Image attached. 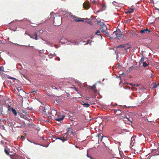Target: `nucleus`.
Instances as JSON below:
<instances>
[{"label": "nucleus", "mask_w": 159, "mask_h": 159, "mask_svg": "<svg viewBox=\"0 0 159 159\" xmlns=\"http://www.w3.org/2000/svg\"><path fill=\"white\" fill-rule=\"evenodd\" d=\"M96 84H93L91 90L93 91L96 92L97 91V90L96 89Z\"/></svg>", "instance_id": "ddd939ff"}, {"label": "nucleus", "mask_w": 159, "mask_h": 159, "mask_svg": "<svg viewBox=\"0 0 159 159\" xmlns=\"http://www.w3.org/2000/svg\"><path fill=\"white\" fill-rule=\"evenodd\" d=\"M87 157H89L90 158V157H89V156L88 155V154H87Z\"/></svg>", "instance_id": "8fccbe9b"}, {"label": "nucleus", "mask_w": 159, "mask_h": 159, "mask_svg": "<svg viewBox=\"0 0 159 159\" xmlns=\"http://www.w3.org/2000/svg\"><path fill=\"white\" fill-rule=\"evenodd\" d=\"M55 60H58L59 61H60V58L59 57H57L55 58Z\"/></svg>", "instance_id": "2f4dec72"}, {"label": "nucleus", "mask_w": 159, "mask_h": 159, "mask_svg": "<svg viewBox=\"0 0 159 159\" xmlns=\"http://www.w3.org/2000/svg\"><path fill=\"white\" fill-rule=\"evenodd\" d=\"M120 112H121V111L120 110H114V113L115 114L116 113H117V112L119 113L118 114H116V115H119V114L120 113Z\"/></svg>", "instance_id": "6ab92c4d"}, {"label": "nucleus", "mask_w": 159, "mask_h": 159, "mask_svg": "<svg viewBox=\"0 0 159 159\" xmlns=\"http://www.w3.org/2000/svg\"><path fill=\"white\" fill-rule=\"evenodd\" d=\"M16 89L17 90H18V91L19 92V91H22L23 92H24V91H23V89H21V88L20 87H16Z\"/></svg>", "instance_id": "aec40b11"}, {"label": "nucleus", "mask_w": 159, "mask_h": 159, "mask_svg": "<svg viewBox=\"0 0 159 159\" xmlns=\"http://www.w3.org/2000/svg\"><path fill=\"white\" fill-rule=\"evenodd\" d=\"M100 31L99 30H98L96 32V34L98 35H100L102 37V36H101V35L100 34Z\"/></svg>", "instance_id": "a878e982"}, {"label": "nucleus", "mask_w": 159, "mask_h": 159, "mask_svg": "<svg viewBox=\"0 0 159 159\" xmlns=\"http://www.w3.org/2000/svg\"><path fill=\"white\" fill-rule=\"evenodd\" d=\"M101 134H98V137L99 138V137H100L101 136Z\"/></svg>", "instance_id": "ea45409f"}, {"label": "nucleus", "mask_w": 159, "mask_h": 159, "mask_svg": "<svg viewBox=\"0 0 159 159\" xmlns=\"http://www.w3.org/2000/svg\"><path fill=\"white\" fill-rule=\"evenodd\" d=\"M106 7L107 6L105 4H103L102 5V8L101 9V11H102L104 10H105V8H106Z\"/></svg>", "instance_id": "f3484780"}, {"label": "nucleus", "mask_w": 159, "mask_h": 159, "mask_svg": "<svg viewBox=\"0 0 159 159\" xmlns=\"http://www.w3.org/2000/svg\"><path fill=\"white\" fill-rule=\"evenodd\" d=\"M71 17L73 18V20L74 21H75L76 22L84 21V20H82V18H77V17L74 16H71Z\"/></svg>", "instance_id": "20e7f679"}, {"label": "nucleus", "mask_w": 159, "mask_h": 159, "mask_svg": "<svg viewBox=\"0 0 159 159\" xmlns=\"http://www.w3.org/2000/svg\"><path fill=\"white\" fill-rule=\"evenodd\" d=\"M130 84L131 85V86H134L135 84Z\"/></svg>", "instance_id": "58836bf2"}, {"label": "nucleus", "mask_w": 159, "mask_h": 159, "mask_svg": "<svg viewBox=\"0 0 159 159\" xmlns=\"http://www.w3.org/2000/svg\"><path fill=\"white\" fill-rule=\"evenodd\" d=\"M56 19H54V23H55V21H56Z\"/></svg>", "instance_id": "37998d69"}, {"label": "nucleus", "mask_w": 159, "mask_h": 159, "mask_svg": "<svg viewBox=\"0 0 159 159\" xmlns=\"http://www.w3.org/2000/svg\"><path fill=\"white\" fill-rule=\"evenodd\" d=\"M144 61V58L143 57H142V58L141 59V60H140V62H143V61Z\"/></svg>", "instance_id": "473e14b6"}, {"label": "nucleus", "mask_w": 159, "mask_h": 159, "mask_svg": "<svg viewBox=\"0 0 159 159\" xmlns=\"http://www.w3.org/2000/svg\"><path fill=\"white\" fill-rule=\"evenodd\" d=\"M21 139H25V137L24 136H21Z\"/></svg>", "instance_id": "4c0bfd02"}, {"label": "nucleus", "mask_w": 159, "mask_h": 159, "mask_svg": "<svg viewBox=\"0 0 159 159\" xmlns=\"http://www.w3.org/2000/svg\"><path fill=\"white\" fill-rule=\"evenodd\" d=\"M134 7L133 6H132L130 8L128 9V11L126 12V13L130 14L133 13L134 11Z\"/></svg>", "instance_id": "6e6552de"}, {"label": "nucleus", "mask_w": 159, "mask_h": 159, "mask_svg": "<svg viewBox=\"0 0 159 159\" xmlns=\"http://www.w3.org/2000/svg\"><path fill=\"white\" fill-rule=\"evenodd\" d=\"M156 9H157V10H159V9L158 8H156Z\"/></svg>", "instance_id": "4d7b16f0"}, {"label": "nucleus", "mask_w": 159, "mask_h": 159, "mask_svg": "<svg viewBox=\"0 0 159 159\" xmlns=\"http://www.w3.org/2000/svg\"><path fill=\"white\" fill-rule=\"evenodd\" d=\"M53 89H61V87L60 86L57 87V85H56V86H53L52 87Z\"/></svg>", "instance_id": "4be33fe9"}, {"label": "nucleus", "mask_w": 159, "mask_h": 159, "mask_svg": "<svg viewBox=\"0 0 159 159\" xmlns=\"http://www.w3.org/2000/svg\"><path fill=\"white\" fill-rule=\"evenodd\" d=\"M19 115H20V116L21 117L23 118L25 120H28V118H27V116H26V115H23V113H19Z\"/></svg>", "instance_id": "f8f14e48"}, {"label": "nucleus", "mask_w": 159, "mask_h": 159, "mask_svg": "<svg viewBox=\"0 0 159 159\" xmlns=\"http://www.w3.org/2000/svg\"><path fill=\"white\" fill-rule=\"evenodd\" d=\"M89 97H87L86 98V99H87V100H89Z\"/></svg>", "instance_id": "a18cd8bd"}, {"label": "nucleus", "mask_w": 159, "mask_h": 159, "mask_svg": "<svg viewBox=\"0 0 159 159\" xmlns=\"http://www.w3.org/2000/svg\"><path fill=\"white\" fill-rule=\"evenodd\" d=\"M50 114L52 116V118H54V117H55V116H56L57 114L56 111L54 110H51Z\"/></svg>", "instance_id": "0eeeda50"}, {"label": "nucleus", "mask_w": 159, "mask_h": 159, "mask_svg": "<svg viewBox=\"0 0 159 159\" xmlns=\"http://www.w3.org/2000/svg\"><path fill=\"white\" fill-rule=\"evenodd\" d=\"M4 70V67L2 66L0 67V74H1V71H3Z\"/></svg>", "instance_id": "cd10ccee"}, {"label": "nucleus", "mask_w": 159, "mask_h": 159, "mask_svg": "<svg viewBox=\"0 0 159 159\" xmlns=\"http://www.w3.org/2000/svg\"><path fill=\"white\" fill-rule=\"evenodd\" d=\"M4 152H5L6 153V154L7 155H9V152L8 151V150H7V148H5L4 150Z\"/></svg>", "instance_id": "5701e85b"}, {"label": "nucleus", "mask_w": 159, "mask_h": 159, "mask_svg": "<svg viewBox=\"0 0 159 159\" xmlns=\"http://www.w3.org/2000/svg\"><path fill=\"white\" fill-rule=\"evenodd\" d=\"M34 35L35 37L34 39L35 40H37L38 38V35L36 32L34 33Z\"/></svg>", "instance_id": "393cba45"}, {"label": "nucleus", "mask_w": 159, "mask_h": 159, "mask_svg": "<svg viewBox=\"0 0 159 159\" xmlns=\"http://www.w3.org/2000/svg\"><path fill=\"white\" fill-rule=\"evenodd\" d=\"M53 54L54 56L56 55V54H55V53H54Z\"/></svg>", "instance_id": "49530a36"}, {"label": "nucleus", "mask_w": 159, "mask_h": 159, "mask_svg": "<svg viewBox=\"0 0 159 159\" xmlns=\"http://www.w3.org/2000/svg\"><path fill=\"white\" fill-rule=\"evenodd\" d=\"M105 34H107V36L108 37V36H109V34L108 33V32L106 31L105 32Z\"/></svg>", "instance_id": "e433bc0d"}, {"label": "nucleus", "mask_w": 159, "mask_h": 159, "mask_svg": "<svg viewBox=\"0 0 159 159\" xmlns=\"http://www.w3.org/2000/svg\"><path fill=\"white\" fill-rule=\"evenodd\" d=\"M146 31H148V32H150L151 31L150 30H149L148 29H146L141 30L140 31V32L142 34H144V33H145Z\"/></svg>", "instance_id": "9b49d317"}, {"label": "nucleus", "mask_w": 159, "mask_h": 159, "mask_svg": "<svg viewBox=\"0 0 159 159\" xmlns=\"http://www.w3.org/2000/svg\"><path fill=\"white\" fill-rule=\"evenodd\" d=\"M119 31L120 32V34H119L118 37H121V36L122 35V34L121 33V32L120 30H119Z\"/></svg>", "instance_id": "72a5a7b5"}, {"label": "nucleus", "mask_w": 159, "mask_h": 159, "mask_svg": "<svg viewBox=\"0 0 159 159\" xmlns=\"http://www.w3.org/2000/svg\"><path fill=\"white\" fill-rule=\"evenodd\" d=\"M22 112H23V113H25V110H23V111H22Z\"/></svg>", "instance_id": "09e8293b"}, {"label": "nucleus", "mask_w": 159, "mask_h": 159, "mask_svg": "<svg viewBox=\"0 0 159 159\" xmlns=\"http://www.w3.org/2000/svg\"><path fill=\"white\" fill-rule=\"evenodd\" d=\"M18 65H19V66H21V64H20V63H18Z\"/></svg>", "instance_id": "de8ad7c7"}, {"label": "nucleus", "mask_w": 159, "mask_h": 159, "mask_svg": "<svg viewBox=\"0 0 159 159\" xmlns=\"http://www.w3.org/2000/svg\"><path fill=\"white\" fill-rule=\"evenodd\" d=\"M70 120L71 121H73V120L72 119H70Z\"/></svg>", "instance_id": "5fc2aeb1"}, {"label": "nucleus", "mask_w": 159, "mask_h": 159, "mask_svg": "<svg viewBox=\"0 0 159 159\" xmlns=\"http://www.w3.org/2000/svg\"><path fill=\"white\" fill-rule=\"evenodd\" d=\"M123 38L124 40H125L127 38V37L126 35H124L123 37Z\"/></svg>", "instance_id": "c9c22d12"}, {"label": "nucleus", "mask_w": 159, "mask_h": 159, "mask_svg": "<svg viewBox=\"0 0 159 159\" xmlns=\"http://www.w3.org/2000/svg\"><path fill=\"white\" fill-rule=\"evenodd\" d=\"M7 109H8V111H12V109H13V108L12 107H11L10 105H7Z\"/></svg>", "instance_id": "a211bd4d"}, {"label": "nucleus", "mask_w": 159, "mask_h": 159, "mask_svg": "<svg viewBox=\"0 0 159 159\" xmlns=\"http://www.w3.org/2000/svg\"><path fill=\"white\" fill-rule=\"evenodd\" d=\"M127 119H128V120H129L130 121V120H129V118H127Z\"/></svg>", "instance_id": "864d4df0"}, {"label": "nucleus", "mask_w": 159, "mask_h": 159, "mask_svg": "<svg viewBox=\"0 0 159 159\" xmlns=\"http://www.w3.org/2000/svg\"><path fill=\"white\" fill-rule=\"evenodd\" d=\"M119 115L120 116V117L121 118H126V116L125 113H123L121 112V113H120L119 114Z\"/></svg>", "instance_id": "4468645a"}, {"label": "nucleus", "mask_w": 159, "mask_h": 159, "mask_svg": "<svg viewBox=\"0 0 159 159\" xmlns=\"http://www.w3.org/2000/svg\"><path fill=\"white\" fill-rule=\"evenodd\" d=\"M100 11V10H98V12H99Z\"/></svg>", "instance_id": "603ef678"}, {"label": "nucleus", "mask_w": 159, "mask_h": 159, "mask_svg": "<svg viewBox=\"0 0 159 159\" xmlns=\"http://www.w3.org/2000/svg\"><path fill=\"white\" fill-rule=\"evenodd\" d=\"M92 86H89L88 87H87V89L91 90V88H92Z\"/></svg>", "instance_id": "f704fd0d"}, {"label": "nucleus", "mask_w": 159, "mask_h": 159, "mask_svg": "<svg viewBox=\"0 0 159 159\" xmlns=\"http://www.w3.org/2000/svg\"><path fill=\"white\" fill-rule=\"evenodd\" d=\"M71 133L72 134H73V131H71Z\"/></svg>", "instance_id": "3c124183"}, {"label": "nucleus", "mask_w": 159, "mask_h": 159, "mask_svg": "<svg viewBox=\"0 0 159 159\" xmlns=\"http://www.w3.org/2000/svg\"><path fill=\"white\" fill-rule=\"evenodd\" d=\"M48 56L50 58H52L53 57H54L53 54H52V53H50L48 55Z\"/></svg>", "instance_id": "bb28decb"}, {"label": "nucleus", "mask_w": 159, "mask_h": 159, "mask_svg": "<svg viewBox=\"0 0 159 159\" xmlns=\"http://www.w3.org/2000/svg\"><path fill=\"white\" fill-rule=\"evenodd\" d=\"M60 24V23H59V24H55V25L56 26H59V24Z\"/></svg>", "instance_id": "a19ab883"}, {"label": "nucleus", "mask_w": 159, "mask_h": 159, "mask_svg": "<svg viewBox=\"0 0 159 159\" xmlns=\"http://www.w3.org/2000/svg\"><path fill=\"white\" fill-rule=\"evenodd\" d=\"M86 22L87 23L89 24L90 25H92V22L91 20H89L88 21H86Z\"/></svg>", "instance_id": "c85d7f7f"}, {"label": "nucleus", "mask_w": 159, "mask_h": 159, "mask_svg": "<svg viewBox=\"0 0 159 159\" xmlns=\"http://www.w3.org/2000/svg\"><path fill=\"white\" fill-rule=\"evenodd\" d=\"M44 108H46L45 107H44L43 106H41L39 107V109L40 110H42V112L44 111Z\"/></svg>", "instance_id": "b1692460"}, {"label": "nucleus", "mask_w": 159, "mask_h": 159, "mask_svg": "<svg viewBox=\"0 0 159 159\" xmlns=\"http://www.w3.org/2000/svg\"><path fill=\"white\" fill-rule=\"evenodd\" d=\"M44 112H45L46 115H48L50 113L51 110L50 109L49 107H45L44 109Z\"/></svg>", "instance_id": "423d86ee"}, {"label": "nucleus", "mask_w": 159, "mask_h": 159, "mask_svg": "<svg viewBox=\"0 0 159 159\" xmlns=\"http://www.w3.org/2000/svg\"><path fill=\"white\" fill-rule=\"evenodd\" d=\"M25 135V134L24 133Z\"/></svg>", "instance_id": "bf43d9fd"}, {"label": "nucleus", "mask_w": 159, "mask_h": 159, "mask_svg": "<svg viewBox=\"0 0 159 159\" xmlns=\"http://www.w3.org/2000/svg\"><path fill=\"white\" fill-rule=\"evenodd\" d=\"M157 84H154L153 86V87L152 88V89H155L156 88H157Z\"/></svg>", "instance_id": "c756f323"}, {"label": "nucleus", "mask_w": 159, "mask_h": 159, "mask_svg": "<svg viewBox=\"0 0 159 159\" xmlns=\"http://www.w3.org/2000/svg\"><path fill=\"white\" fill-rule=\"evenodd\" d=\"M118 35H119V34H118L117 32V31H114L113 32L112 37L108 36V37L112 39V38H115L117 37H118Z\"/></svg>", "instance_id": "9d476101"}, {"label": "nucleus", "mask_w": 159, "mask_h": 159, "mask_svg": "<svg viewBox=\"0 0 159 159\" xmlns=\"http://www.w3.org/2000/svg\"><path fill=\"white\" fill-rule=\"evenodd\" d=\"M35 92V91H33L32 92Z\"/></svg>", "instance_id": "6e6d98bb"}, {"label": "nucleus", "mask_w": 159, "mask_h": 159, "mask_svg": "<svg viewBox=\"0 0 159 159\" xmlns=\"http://www.w3.org/2000/svg\"><path fill=\"white\" fill-rule=\"evenodd\" d=\"M70 138V136L69 135L68 133H66L62 134L60 137H57V139H60L63 142L65 141H67Z\"/></svg>", "instance_id": "f257e3e1"}, {"label": "nucleus", "mask_w": 159, "mask_h": 159, "mask_svg": "<svg viewBox=\"0 0 159 159\" xmlns=\"http://www.w3.org/2000/svg\"><path fill=\"white\" fill-rule=\"evenodd\" d=\"M101 27L100 29L101 31L103 32H105L107 30V27L106 25L105 24H102V25H101Z\"/></svg>", "instance_id": "39448f33"}, {"label": "nucleus", "mask_w": 159, "mask_h": 159, "mask_svg": "<svg viewBox=\"0 0 159 159\" xmlns=\"http://www.w3.org/2000/svg\"><path fill=\"white\" fill-rule=\"evenodd\" d=\"M12 112L14 114V116H16L17 115V112H16L15 109H12Z\"/></svg>", "instance_id": "2eb2a0df"}, {"label": "nucleus", "mask_w": 159, "mask_h": 159, "mask_svg": "<svg viewBox=\"0 0 159 159\" xmlns=\"http://www.w3.org/2000/svg\"><path fill=\"white\" fill-rule=\"evenodd\" d=\"M129 44L128 43H127V44H123L122 45H120L119 46H118L117 47H116V48H125V49H128L129 48H130V47H127V46L129 45Z\"/></svg>", "instance_id": "7ed1b4c3"}, {"label": "nucleus", "mask_w": 159, "mask_h": 159, "mask_svg": "<svg viewBox=\"0 0 159 159\" xmlns=\"http://www.w3.org/2000/svg\"><path fill=\"white\" fill-rule=\"evenodd\" d=\"M90 158L91 159H95V158H93V157H90Z\"/></svg>", "instance_id": "79ce46f5"}, {"label": "nucleus", "mask_w": 159, "mask_h": 159, "mask_svg": "<svg viewBox=\"0 0 159 159\" xmlns=\"http://www.w3.org/2000/svg\"><path fill=\"white\" fill-rule=\"evenodd\" d=\"M89 43V42H87V44H88V43Z\"/></svg>", "instance_id": "13d9d810"}, {"label": "nucleus", "mask_w": 159, "mask_h": 159, "mask_svg": "<svg viewBox=\"0 0 159 159\" xmlns=\"http://www.w3.org/2000/svg\"><path fill=\"white\" fill-rule=\"evenodd\" d=\"M64 117V116L58 113H57L56 116H55V117H54V119L57 121H60L63 120Z\"/></svg>", "instance_id": "f03ea898"}, {"label": "nucleus", "mask_w": 159, "mask_h": 159, "mask_svg": "<svg viewBox=\"0 0 159 159\" xmlns=\"http://www.w3.org/2000/svg\"><path fill=\"white\" fill-rule=\"evenodd\" d=\"M83 6L84 8L85 9H89L90 7V4L89 2H84Z\"/></svg>", "instance_id": "1a4fd4ad"}, {"label": "nucleus", "mask_w": 159, "mask_h": 159, "mask_svg": "<svg viewBox=\"0 0 159 159\" xmlns=\"http://www.w3.org/2000/svg\"><path fill=\"white\" fill-rule=\"evenodd\" d=\"M75 89L76 91H77V92L78 91V90L76 87H75Z\"/></svg>", "instance_id": "c03bdc74"}, {"label": "nucleus", "mask_w": 159, "mask_h": 159, "mask_svg": "<svg viewBox=\"0 0 159 159\" xmlns=\"http://www.w3.org/2000/svg\"><path fill=\"white\" fill-rule=\"evenodd\" d=\"M149 63H146L145 61L143 63V66L144 67H146V66L148 65Z\"/></svg>", "instance_id": "412c9836"}, {"label": "nucleus", "mask_w": 159, "mask_h": 159, "mask_svg": "<svg viewBox=\"0 0 159 159\" xmlns=\"http://www.w3.org/2000/svg\"><path fill=\"white\" fill-rule=\"evenodd\" d=\"M135 140V137L132 136L131 138V141L133 142Z\"/></svg>", "instance_id": "7c9ffc66"}, {"label": "nucleus", "mask_w": 159, "mask_h": 159, "mask_svg": "<svg viewBox=\"0 0 159 159\" xmlns=\"http://www.w3.org/2000/svg\"><path fill=\"white\" fill-rule=\"evenodd\" d=\"M83 105L84 107H89L90 106V104H88V103H84L83 104Z\"/></svg>", "instance_id": "dca6fc26"}, {"label": "nucleus", "mask_w": 159, "mask_h": 159, "mask_svg": "<svg viewBox=\"0 0 159 159\" xmlns=\"http://www.w3.org/2000/svg\"><path fill=\"white\" fill-rule=\"evenodd\" d=\"M157 18L159 19V16L158 17V18Z\"/></svg>", "instance_id": "052dcab7"}]
</instances>
